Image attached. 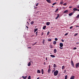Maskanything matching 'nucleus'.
<instances>
[{
  "instance_id": "cd10ccee",
  "label": "nucleus",
  "mask_w": 79,
  "mask_h": 79,
  "mask_svg": "<svg viewBox=\"0 0 79 79\" xmlns=\"http://www.w3.org/2000/svg\"><path fill=\"white\" fill-rule=\"evenodd\" d=\"M73 50H76V49H77V47H74L73 48Z\"/></svg>"
},
{
  "instance_id": "8fccbe9b",
  "label": "nucleus",
  "mask_w": 79,
  "mask_h": 79,
  "mask_svg": "<svg viewBox=\"0 0 79 79\" xmlns=\"http://www.w3.org/2000/svg\"><path fill=\"white\" fill-rule=\"evenodd\" d=\"M76 44H77L78 45V44H79V42L76 43Z\"/></svg>"
},
{
  "instance_id": "a878e982",
  "label": "nucleus",
  "mask_w": 79,
  "mask_h": 79,
  "mask_svg": "<svg viewBox=\"0 0 79 79\" xmlns=\"http://www.w3.org/2000/svg\"><path fill=\"white\" fill-rule=\"evenodd\" d=\"M64 66H63L62 67V69H64Z\"/></svg>"
},
{
  "instance_id": "7ed1b4c3",
  "label": "nucleus",
  "mask_w": 79,
  "mask_h": 79,
  "mask_svg": "<svg viewBox=\"0 0 79 79\" xmlns=\"http://www.w3.org/2000/svg\"><path fill=\"white\" fill-rule=\"evenodd\" d=\"M71 63L73 67H74V62H73V60H71Z\"/></svg>"
},
{
  "instance_id": "423d86ee",
  "label": "nucleus",
  "mask_w": 79,
  "mask_h": 79,
  "mask_svg": "<svg viewBox=\"0 0 79 79\" xmlns=\"http://www.w3.org/2000/svg\"><path fill=\"white\" fill-rule=\"evenodd\" d=\"M27 76L25 77H24V76H23L22 78H23L24 79H26V78H27Z\"/></svg>"
},
{
  "instance_id": "f8f14e48",
  "label": "nucleus",
  "mask_w": 79,
  "mask_h": 79,
  "mask_svg": "<svg viewBox=\"0 0 79 79\" xmlns=\"http://www.w3.org/2000/svg\"><path fill=\"white\" fill-rule=\"evenodd\" d=\"M50 56H51V57H52V58H55V56L53 55H50Z\"/></svg>"
},
{
  "instance_id": "e433bc0d",
  "label": "nucleus",
  "mask_w": 79,
  "mask_h": 79,
  "mask_svg": "<svg viewBox=\"0 0 79 79\" xmlns=\"http://www.w3.org/2000/svg\"><path fill=\"white\" fill-rule=\"evenodd\" d=\"M48 41H49V42H50L51 41H52V39H49L48 40Z\"/></svg>"
},
{
  "instance_id": "c9c22d12",
  "label": "nucleus",
  "mask_w": 79,
  "mask_h": 79,
  "mask_svg": "<svg viewBox=\"0 0 79 79\" xmlns=\"http://www.w3.org/2000/svg\"><path fill=\"white\" fill-rule=\"evenodd\" d=\"M55 40H56V41H57V40H58V39H57V38H55Z\"/></svg>"
},
{
  "instance_id": "aec40b11",
  "label": "nucleus",
  "mask_w": 79,
  "mask_h": 79,
  "mask_svg": "<svg viewBox=\"0 0 79 79\" xmlns=\"http://www.w3.org/2000/svg\"><path fill=\"white\" fill-rule=\"evenodd\" d=\"M38 30V29H37V28H36V29L35 28V29H34V32H36V31H37Z\"/></svg>"
},
{
  "instance_id": "9b49d317",
  "label": "nucleus",
  "mask_w": 79,
  "mask_h": 79,
  "mask_svg": "<svg viewBox=\"0 0 79 79\" xmlns=\"http://www.w3.org/2000/svg\"><path fill=\"white\" fill-rule=\"evenodd\" d=\"M50 22H48L46 23V25L47 26H49V25H50Z\"/></svg>"
},
{
  "instance_id": "4c0bfd02",
  "label": "nucleus",
  "mask_w": 79,
  "mask_h": 79,
  "mask_svg": "<svg viewBox=\"0 0 79 79\" xmlns=\"http://www.w3.org/2000/svg\"><path fill=\"white\" fill-rule=\"evenodd\" d=\"M28 79H31V76H29Z\"/></svg>"
},
{
  "instance_id": "0eeeda50",
  "label": "nucleus",
  "mask_w": 79,
  "mask_h": 79,
  "mask_svg": "<svg viewBox=\"0 0 79 79\" xmlns=\"http://www.w3.org/2000/svg\"><path fill=\"white\" fill-rule=\"evenodd\" d=\"M68 13V10H65L64 12V13Z\"/></svg>"
},
{
  "instance_id": "412c9836",
  "label": "nucleus",
  "mask_w": 79,
  "mask_h": 79,
  "mask_svg": "<svg viewBox=\"0 0 79 79\" xmlns=\"http://www.w3.org/2000/svg\"><path fill=\"white\" fill-rule=\"evenodd\" d=\"M41 73H42V74H44V69H42Z\"/></svg>"
},
{
  "instance_id": "c85d7f7f",
  "label": "nucleus",
  "mask_w": 79,
  "mask_h": 79,
  "mask_svg": "<svg viewBox=\"0 0 79 79\" xmlns=\"http://www.w3.org/2000/svg\"><path fill=\"white\" fill-rule=\"evenodd\" d=\"M44 42H45V40L44 39L43 40V44H44Z\"/></svg>"
},
{
  "instance_id": "ddd939ff",
  "label": "nucleus",
  "mask_w": 79,
  "mask_h": 79,
  "mask_svg": "<svg viewBox=\"0 0 79 79\" xmlns=\"http://www.w3.org/2000/svg\"><path fill=\"white\" fill-rule=\"evenodd\" d=\"M75 77L74 76H73L71 77L70 78V79H74Z\"/></svg>"
},
{
  "instance_id": "2f4dec72",
  "label": "nucleus",
  "mask_w": 79,
  "mask_h": 79,
  "mask_svg": "<svg viewBox=\"0 0 79 79\" xmlns=\"http://www.w3.org/2000/svg\"><path fill=\"white\" fill-rule=\"evenodd\" d=\"M66 3H64L63 4V5H64V6H66Z\"/></svg>"
},
{
  "instance_id": "6e6d98bb",
  "label": "nucleus",
  "mask_w": 79,
  "mask_h": 79,
  "mask_svg": "<svg viewBox=\"0 0 79 79\" xmlns=\"http://www.w3.org/2000/svg\"><path fill=\"white\" fill-rule=\"evenodd\" d=\"M75 12H76V11L75 10H74L73 11V13H75Z\"/></svg>"
},
{
  "instance_id": "4d7b16f0",
  "label": "nucleus",
  "mask_w": 79,
  "mask_h": 79,
  "mask_svg": "<svg viewBox=\"0 0 79 79\" xmlns=\"http://www.w3.org/2000/svg\"><path fill=\"white\" fill-rule=\"evenodd\" d=\"M53 48V46H52V47H51V48Z\"/></svg>"
},
{
  "instance_id": "58836bf2",
  "label": "nucleus",
  "mask_w": 79,
  "mask_h": 79,
  "mask_svg": "<svg viewBox=\"0 0 79 79\" xmlns=\"http://www.w3.org/2000/svg\"><path fill=\"white\" fill-rule=\"evenodd\" d=\"M37 44L36 42H35V44H32V45L34 46V45H35V44Z\"/></svg>"
},
{
  "instance_id": "a18cd8bd",
  "label": "nucleus",
  "mask_w": 79,
  "mask_h": 79,
  "mask_svg": "<svg viewBox=\"0 0 79 79\" xmlns=\"http://www.w3.org/2000/svg\"><path fill=\"white\" fill-rule=\"evenodd\" d=\"M44 32H43L41 34V35H44Z\"/></svg>"
},
{
  "instance_id": "37998d69",
  "label": "nucleus",
  "mask_w": 79,
  "mask_h": 79,
  "mask_svg": "<svg viewBox=\"0 0 79 79\" xmlns=\"http://www.w3.org/2000/svg\"><path fill=\"white\" fill-rule=\"evenodd\" d=\"M63 4V2H60V4H61V5Z\"/></svg>"
},
{
  "instance_id": "7c9ffc66",
  "label": "nucleus",
  "mask_w": 79,
  "mask_h": 79,
  "mask_svg": "<svg viewBox=\"0 0 79 79\" xmlns=\"http://www.w3.org/2000/svg\"><path fill=\"white\" fill-rule=\"evenodd\" d=\"M55 4H56V2L53 3L52 4V5H55Z\"/></svg>"
},
{
  "instance_id": "49530a36",
  "label": "nucleus",
  "mask_w": 79,
  "mask_h": 79,
  "mask_svg": "<svg viewBox=\"0 0 79 79\" xmlns=\"http://www.w3.org/2000/svg\"><path fill=\"white\" fill-rule=\"evenodd\" d=\"M35 6H38V3H37V4H36Z\"/></svg>"
},
{
  "instance_id": "39448f33",
  "label": "nucleus",
  "mask_w": 79,
  "mask_h": 79,
  "mask_svg": "<svg viewBox=\"0 0 79 79\" xmlns=\"http://www.w3.org/2000/svg\"><path fill=\"white\" fill-rule=\"evenodd\" d=\"M73 14H74V13L72 12L69 14V16H72V15H73Z\"/></svg>"
},
{
  "instance_id": "dca6fc26",
  "label": "nucleus",
  "mask_w": 79,
  "mask_h": 79,
  "mask_svg": "<svg viewBox=\"0 0 79 79\" xmlns=\"http://www.w3.org/2000/svg\"><path fill=\"white\" fill-rule=\"evenodd\" d=\"M53 44L54 45H56V41H54V42H53Z\"/></svg>"
},
{
  "instance_id": "4468645a",
  "label": "nucleus",
  "mask_w": 79,
  "mask_h": 79,
  "mask_svg": "<svg viewBox=\"0 0 79 79\" xmlns=\"http://www.w3.org/2000/svg\"><path fill=\"white\" fill-rule=\"evenodd\" d=\"M50 71H51V69H49L48 70V73H50Z\"/></svg>"
},
{
  "instance_id": "b1692460",
  "label": "nucleus",
  "mask_w": 79,
  "mask_h": 79,
  "mask_svg": "<svg viewBox=\"0 0 79 79\" xmlns=\"http://www.w3.org/2000/svg\"><path fill=\"white\" fill-rule=\"evenodd\" d=\"M34 23V21H32L31 22V24H33Z\"/></svg>"
},
{
  "instance_id": "72a5a7b5",
  "label": "nucleus",
  "mask_w": 79,
  "mask_h": 79,
  "mask_svg": "<svg viewBox=\"0 0 79 79\" xmlns=\"http://www.w3.org/2000/svg\"><path fill=\"white\" fill-rule=\"evenodd\" d=\"M73 27V26L70 27V29H72Z\"/></svg>"
},
{
  "instance_id": "13d9d810",
  "label": "nucleus",
  "mask_w": 79,
  "mask_h": 79,
  "mask_svg": "<svg viewBox=\"0 0 79 79\" xmlns=\"http://www.w3.org/2000/svg\"><path fill=\"white\" fill-rule=\"evenodd\" d=\"M28 48H31V47H28Z\"/></svg>"
},
{
  "instance_id": "680f3d73",
  "label": "nucleus",
  "mask_w": 79,
  "mask_h": 79,
  "mask_svg": "<svg viewBox=\"0 0 79 79\" xmlns=\"http://www.w3.org/2000/svg\"><path fill=\"white\" fill-rule=\"evenodd\" d=\"M27 23L28 24H29V23H28V22H27Z\"/></svg>"
},
{
  "instance_id": "3c124183",
  "label": "nucleus",
  "mask_w": 79,
  "mask_h": 79,
  "mask_svg": "<svg viewBox=\"0 0 79 79\" xmlns=\"http://www.w3.org/2000/svg\"><path fill=\"white\" fill-rule=\"evenodd\" d=\"M47 58H48V57H46V60H47Z\"/></svg>"
},
{
  "instance_id": "052dcab7",
  "label": "nucleus",
  "mask_w": 79,
  "mask_h": 79,
  "mask_svg": "<svg viewBox=\"0 0 79 79\" xmlns=\"http://www.w3.org/2000/svg\"><path fill=\"white\" fill-rule=\"evenodd\" d=\"M77 8H79V5L78 6H77Z\"/></svg>"
},
{
  "instance_id": "5fc2aeb1",
  "label": "nucleus",
  "mask_w": 79,
  "mask_h": 79,
  "mask_svg": "<svg viewBox=\"0 0 79 79\" xmlns=\"http://www.w3.org/2000/svg\"><path fill=\"white\" fill-rule=\"evenodd\" d=\"M26 27L27 28V29H28L29 28V27H27V26Z\"/></svg>"
},
{
  "instance_id": "f03ea898",
  "label": "nucleus",
  "mask_w": 79,
  "mask_h": 79,
  "mask_svg": "<svg viewBox=\"0 0 79 79\" xmlns=\"http://www.w3.org/2000/svg\"><path fill=\"white\" fill-rule=\"evenodd\" d=\"M79 63H77L76 64L75 66H76V68H77L78 67H79Z\"/></svg>"
},
{
  "instance_id": "1a4fd4ad",
  "label": "nucleus",
  "mask_w": 79,
  "mask_h": 79,
  "mask_svg": "<svg viewBox=\"0 0 79 79\" xmlns=\"http://www.w3.org/2000/svg\"><path fill=\"white\" fill-rule=\"evenodd\" d=\"M56 52H57V51L56 50V49H55L54 50V53H56Z\"/></svg>"
},
{
  "instance_id": "4be33fe9",
  "label": "nucleus",
  "mask_w": 79,
  "mask_h": 79,
  "mask_svg": "<svg viewBox=\"0 0 79 79\" xmlns=\"http://www.w3.org/2000/svg\"><path fill=\"white\" fill-rule=\"evenodd\" d=\"M53 67H54V68L56 67V64H54Z\"/></svg>"
},
{
  "instance_id": "bf43d9fd",
  "label": "nucleus",
  "mask_w": 79,
  "mask_h": 79,
  "mask_svg": "<svg viewBox=\"0 0 79 79\" xmlns=\"http://www.w3.org/2000/svg\"><path fill=\"white\" fill-rule=\"evenodd\" d=\"M45 62H44V65H45Z\"/></svg>"
},
{
  "instance_id": "ea45409f",
  "label": "nucleus",
  "mask_w": 79,
  "mask_h": 79,
  "mask_svg": "<svg viewBox=\"0 0 79 79\" xmlns=\"http://www.w3.org/2000/svg\"><path fill=\"white\" fill-rule=\"evenodd\" d=\"M68 34V33H67L65 34V35H67Z\"/></svg>"
},
{
  "instance_id": "0e129e2a",
  "label": "nucleus",
  "mask_w": 79,
  "mask_h": 79,
  "mask_svg": "<svg viewBox=\"0 0 79 79\" xmlns=\"http://www.w3.org/2000/svg\"><path fill=\"white\" fill-rule=\"evenodd\" d=\"M29 20H30V19H29Z\"/></svg>"
},
{
  "instance_id": "c756f323",
  "label": "nucleus",
  "mask_w": 79,
  "mask_h": 79,
  "mask_svg": "<svg viewBox=\"0 0 79 79\" xmlns=\"http://www.w3.org/2000/svg\"><path fill=\"white\" fill-rule=\"evenodd\" d=\"M58 11V8H57L56 10V11H55V12H56Z\"/></svg>"
},
{
  "instance_id": "6ab92c4d",
  "label": "nucleus",
  "mask_w": 79,
  "mask_h": 79,
  "mask_svg": "<svg viewBox=\"0 0 79 79\" xmlns=\"http://www.w3.org/2000/svg\"><path fill=\"white\" fill-rule=\"evenodd\" d=\"M37 73H41L40 70H38L37 72Z\"/></svg>"
},
{
  "instance_id": "f257e3e1",
  "label": "nucleus",
  "mask_w": 79,
  "mask_h": 79,
  "mask_svg": "<svg viewBox=\"0 0 79 79\" xmlns=\"http://www.w3.org/2000/svg\"><path fill=\"white\" fill-rule=\"evenodd\" d=\"M58 70H56L55 72H54V75L55 76H56L58 75Z\"/></svg>"
},
{
  "instance_id": "79ce46f5",
  "label": "nucleus",
  "mask_w": 79,
  "mask_h": 79,
  "mask_svg": "<svg viewBox=\"0 0 79 79\" xmlns=\"http://www.w3.org/2000/svg\"><path fill=\"white\" fill-rule=\"evenodd\" d=\"M59 48H60V49H63V48H61V47H60Z\"/></svg>"
},
{
  "instance_id": "de8ad7c7",
  "label": "nucleus",
  "mask_w": 79,
  "mask_h": 79,
  "mask_svg": "<svg viewBox=\"0 0 79 79\" xmlns=\"http://www.w3.org/2000/svg\"><path fill=\"white\" fill-rule=\"evenodd\" d=\"M74 26H75V27H79V26L78 25H75Z\"/></svg>"
},
{
  "instance_id": "20e7f679",
  "label": "nucleus",
  "mask_w": 79,
  "mask_h": 79,
  "mask_svg": "<svg viewBox=\"0 0 79 79\" xmlns=\"http://www.w3.org/2000/svg\"><path fill=\"white\" fill-rule=\"evenodd\" d=\"M60 47H63V44L61 43L60 44Z\"/></svg>"
},
{
  "instance_id": "864d4df0",
  "label": "nucleus",
  "mask_w": 79,
  "mask_h": 79,
  "mask_svg": "<svg viewBox=\"0 0 79 79\" xmlns=\"http://www.w3.org/2000/svg\"><path fill=\"white\" fill-rule=\"evenodd\" d=\"M72 8V6H70L69 7V8Z\"/></svg>"
},
{
  "instance_id": "393cba45",
  "label": "nucleus",
  "mask_w": 79,
  "mask_h": 79,
  "mask_svg": "<svg viewBox=\"0 0 79 79\" xmlns=\"http://www.w3.org/2000/svg\"><path fill=\"white\" fill-rule=\"evenodd\" d=\"M50 34V31H48L47 33V35H49V34Z\"/></svg>"
},
{
  "instance_id": "c03bdc74",
  "label": "nucleus",
  "mask_w": 79,
  "mask_h": 79,
  "mask_svg": "<svg viewBox=\"0 0 79 79\" xmlns=\"http://www.w3.org/2000/svg\"><path fill=\"white\" fill-rule=\"evenodd\" d=\"M37 32H36V33H35V34H36V35L37 36Z\"/></svg>"
},
{
  "instance_id": "f704fd0d",
  "label": "nucleus",
  "mask_w": 79,
  "mask_h": 79,
  "mask_svg": "<svg viewBox=\"0 0 79 79\" xmlns=\"http://www.w3.org/2000/svg\"><path fill=\"white\" fill-rule=\"evenodd\" d=\"M78 35V33H76V34H75L74 35V36H76L77 35Z\"/></svg>"
},
{
  "instance_id": "2eb2a0df",
  "label": "nucleus",
  "mask_w": 79,
  "mask_h": 79,
  "mask_svg": "<svg viewBox=\"0 0 79 79\" xmlns=\"http://www.w3.org/2000/svg\"><path fill=\"white\" fill-rule=\"evenodd\" d=\"M73 10L74 11H77V9L76 8H74Z\"/></svg>"
},
{
  "instance_id": "f3484780",
  "label": "nucleus",
  "mask_w": 79,
  "mask_h": 79,
  "mask_svg": "<svg viewBox=\"0 0 79 79\" xmlns=\"http://www.w3.org/2000/svg\"><path fill=\"white\" fill-rule=\"evenodd\" d=\"M46 26H44L43 27V29H44V30H45V29H46Z\"/></svg>"
},
{
  "instance_id": "a211bd4d",
  "label": "nucleus",
  "mask_w": 79,
  "mask_h": 79,
  "mask_svg": "<svg viewBox=\"0 0 79 79\" xmlns=\"http://www.w3.org/2000/svg\"><path fill=\"white\" fill-rule=\"evenodd\" d=\"M31 62H29V63H28L27 65L28 66H31Z\"/></svg>"
},
{
  "instance_id": "603ef678",
  "label": "nucleus",
  "mask_w": 79,
  "mask_h": 79,
  "mask_svg": "<svg viewBox=\"0 0 79 79\" xmlns=\"http://www.w3.org/2000/svg\"><path fill=\"white\" fill-rule=\"evenodd\" d=\"M58 77H59L60 76V74H59V75H58Z\"/></svg>"
},
{
  "instance_id": "6e6552de",
  "label": "nucleus",
  "mask_w": 79,
  "mask_h": 79,
  "mask_svg": "<svg viewBox=\"0 0 79 79\" xmlns=\"http://www.w3.org/2000/svg\"><path fill=\"white\" fill-rule=\"evenodd\" d=\"M57 17L55 18L56 19H57L58 18L59 16H60V14H57Z\"/></svg>"
},
{
  "instance_id": "a19ab883",
  "label": "nucleus",
  "mask_w": 79,
  "mask_h": 79,
  "mask_svg": "<svg viewBox=\"0 0 79 79\" xmlns=\"http://www.w3.org/2000/svg\"><path fill=\"white\" fill-rule=\"evenodd\" d=\"M61 40L62 42H64V40Z\"/></svg>"
},
{
  "instance_id": "5701e85b",
  "label": "nucleus",
  "mask_w": 79,
  "mask_h": 79,
  "mask_svg": "<svg viewBox=\"0 0 79 79\" xmlns=\"http://www.w3.org/2000/svg\"><path fill=\"white\" fill-rule=\"evenodd\" d=\"M67 78H68V76L66 75V76H65L64 79H67Z\"/></svg>"
},
{
  "instance_id": "9d476101",
  "label": "nucleus",
  "mask_w": 79,
  "mask_h": 79,
  "mask_svg": "<svg viewBox=\"0 0 79 79\" xmlns=\"http://www.w3.org/2000/svg\"><path fill=\"white\" fill-rule=\"evenodd\" d=\"M46 1L49 3H51V1L50 0H46Z\"/></svg>"
},
{
  "instance_id": "bb28decb",
  "label": "nucleus",
  "mask_w": 79,
  "mask_h": 79,
  "mask_svg": "<svg viewBox=\"0 0 79 79\" xmlns=\"http://www.w3.org/2000/svg\"><path fill=\"white\" fill-rule=\"evenodd\" d=\"M55 72V69H54V70H52V73H54V72Z\"/></svg>"
},
{
  "instance_id": "09e8293b",
  "label": "nucleus",
  "mask_w": 79,
  "mask_h": 79,
  "mask_svg": "<svg viewBox=\"0 0 79 79\" xmlns=\"http://www.w3.org/2000/svg\"><path fill=\"white\" fill-rule=\"evenodd\" d=\"M49 69H50V65H49Z\"/></svg>"
},
{
  "instance_id": "473e14b6",
  "label": "nucleus",
  "mask_w": 79,
  "mask_h": 79,
  "mask_svg": "<svg viewBox=\"0 0 79 79\" xmlns=\"http://www.w3.org/2000/svg\"><path fill=\"white\" fill-rule=\"evenodd\" d=\"M66 70L65 69L64 70V73H66Z\"/></svg>"
},
{
  "instance_id": "e2e57ef3",
  "label": "nucleus",
  "mask_w": 79,
  "mask_h": 79,
  "mask_svg": "<svg viewBox=\"0 0 79 79\" xmlns=\"http://www.w3.org/2000/svg\"><path fill=\"white\" fill-rule=\"evenodd\" d=\"M40 79V78H37V79Z\"/></svg>"
}]
</instances>
